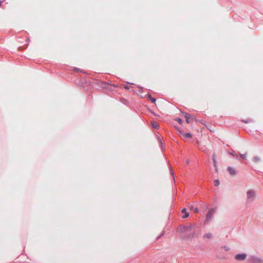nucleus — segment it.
Returning a JSON list of instances; mask_svg holds the SVG:
<instances>
[{
  "mask_svg": "<svg viewBox=\"0 0 263 263\" xmlns=\"http://www.w3.org/2000/svg\"><path fill=\"white\" fill-rule=\"evenodd\" d=\"M226 250H228V249H227V248H225Z\"/></svg>",
  "mask_w": 263,
  "mask_h": 263,
  "instance_id": "20",
  "label": "nucleus"
},
{
  "mask_svg": "<svg viewBox=\"0 0 263 263\" xmlns=\"http://www.w3.org/2000/svg\"><path fill=\"white\" fill-rule=\"evenodd\" d=\"M226 250H228V249H227V248H225Z\"/></svg>",
  "mask_w": 263,
  "mask_h": 263,
  "instance_id": "19",
  "label": "nucleus"
},
{
  "mask_svg": "<svg viewBox=\"0 0 263 263\" xmlns=\"http://www.w3.org/2000/svg\"><path fill=\"white\" fill-rule=\"evenodd\" d=\"M214 183L215 186L219 185L220 183L219 181L218 180H215Z\"/></svg>",
  "mask_w": 263,
  "mask_h": 263,
  "instance_id": "12",
  "label": "nucleus"
},
{
  "mask_svg": "<svg viewBox=\"0 0 263 263\" xmlns=\"http://www.w3.org/2000/svg\"><path fill=\"white\" fill-rule=\"evenodd\" d=\"M192 138L191 134L190 133H185V134H182V138Z\"/></svg>",
  "mask_w": 263,
  "mask_h": 263,
  "instance_id": "8",
  "label": "nucleus"
},
{
  "mask_svg": "<svg viewBox=\"0 0 263 263\" xmlns=\"http://www.w3.org/2000/svg\"><path fill=\"white\" fill-rule=\"evenodd\" d=\"M193 211H194V212H195V213H197V212H198V208H194V209H193Z\"/></svg>",
  "mask_w": 263,
  "mask_h": 263,
  "instance_id": "15",
  "label": "nucleus"
},
{
  "mask_svg": "<svg viewBox=\"0 0 263 263\" xmlns=\"http://www.w3.org/2000/svg\"><path fill=\"white\" fill-rule=\"evenodd\" d=\"M255 192L252 190H250L247 192V198L251 201H252L255 197Z\"/></svg>",
  "mask_w": 263,
  "mask_h": 263,
  "instance_id": "2",
  "label": "nucleus"
},
{
  "mask_svg": "<svg viewBox=\"0 0 263 263\" xmlns=\"http://www.w3.org/2000/svg\"><path fill=\"white\" fill-rule=\"evenodd\" d=\"M215 212V210L214 209H210L206 215V221H209L211 220L213 214Z\"/></svg>",
  "mask_w": 263,
  "mask_h": 263,
  "instance_id": "3",
  "label": "nucleus"
},
{
  "mask_svg": "<svg viewBox=\"0 0 263 263\" xmlns=\"http://www.w3.org/2000/svg\"><path fill=\"white\" fill-rule=\"evenodd\" d=\"M203 237L204 238H208V239H211L212 238V234L211 233H206L205 234H204L203 236Z\"/></svg>",
  "mask_w": 263,
  "mask_h": 263,
  "instance_id": "7",
  "label": "nucleus"
},
{
  "mask_svg": "<svg viewBox=\"0 0 263 263\" xmlns=\"http://www.w3.org/2000/svg\"><path fill=\"white\" fill-rule=\"evenodd\" d=\"M182 212L183 213H184V215L182 216V217L183 218H187V217H188L189 216V213L186 212V209L184 208V209H182Z\"/></svg>",
  "mask_w": 263,
  "mask_h": 263,
  "instance_id": "6",
  "label": "nucleus"
},
{
  "mask_svg": "<svg viewBox=\"0 0 263 263\" xmlns=\"http://www.w3.org/2000/svg\"><path fill=\"white\" fill-rule=\"evenodd\" d=\"M176 121H177L178 123H179L180 124H181L182 122V121L181 120V119L179 118H177L176 119Z\"/></svg>",
  "mask_w": 263,
  "mask_h": 263,
  "instance_id": "14",
  "label": "nucleus"
},
{
  "mask_svg": "<svg viewBox=\"0 0 263 263\" xmlns=\"http://www.w3.org/2000/svg\"><path fill=\"white\" fill-rule=\"evenodd\" d=\"M247 153H245V154H240V157H241L242 159H246V158H247Z\"/></svg>",
  "mask_w": 263,
  "mask_h": 263,
  "instance_id": "11",
  "label": "nucleus"
},
{
  "mask_svg": "<svg viewBox=\"0 0 263 263\" xmlns=\"http://www.w3.org/2000/svg\"><path fill=\"white\" fill-rule=\"evenodd\" d=\"M227 170L229 173L231 174V175L234 176L236 174V172L234 168H233V167L229 166Z\"/></svg>",
  "mask_w": 263,
  "mask_h": 263,
  "instance_id": "5",
  "label": "nucleus"
},
{
  "mask_svg": "<svg viewBox=\"0 0 263 263\" xmlns=\"http://www.w3.org/2000/svg\"><path fill=\"white\" fill-rule=\"evenodd\" d=\"M247 254L245 253L238 254L235 256L234 259L238 261H243L247 258Z\"/></svg>",
  "mask_w": 263,
  "mask_h": 263,
  "instance_id": "1",
  "label": "nucleus"
},
{
  "mask_svg": "<svg viewBox=\"0 0 263 263\" xmlns=\"http://www.w3.org/2000/svg\"><path fill=\"white\" fill-rule=\"evenodd\" d=\"M178 134H179V135L180 136V137H181V138H182V134H184V133H183V132L181 130H180V129H179V130H178Z\"/></svg>",
  "mask_w": 263,
  "mask_h": 263,
  "instance_id": "13",
  "label": "nucleus"
},
{
  "mask_svg": "<svg viewBox=\"0 0 263 263\" xmlns=\"http://www.w3.org/2000/svg\"><path fill=\"white\" fill-rule=\"evenodd\" d=\"M213 162L214 163V165L215 166L216 165V161H215V158H214V156H213Z\"/></svg>",
  "mask_w": 263,
  "mask_h": 263,
  "instance_id": "16",
  "label": "nucleus"
},
{
  "mask_svg": "<svg viewBox=\"0 0 263 263\" xmlns=\"http://www.w3.org/2000/svg\"><path fill=\"white\" fill-rule=\"evenodd\" d=\"M148 98L152 101V102L155 103L156 99L154 98H152L151 95H148Z\"/></svg>",
  "mask_w": 263,
  "mask_h": 263,
  "instance_id": "10",
  "label": "nucleus"
},
{
  "mask_svg": "<svg viewBox=\"0 0 263 263\" xmlns=\"http://www.w3.org/2000/svg\"><path fill=\"white\" fill-rule=\"evenodd\" d=\"M193 209H194V208H193V205H191V206H190V209H191V210H192V209H193Z\"/></svg>",
  "mask_w": 263,
  "mask_h": 263,
  "instance_id": "17",
  "label": "nucleus"
},
{
  "mask_svg": "<svg viewBox=\"0 0 263 263\" xmlns=\"http://www.w3.org/2000/svg\"><path fill=\"white\" fill-rule=\"evenodd\" d=\"M124 88L126 89H129V87L128 86H125Z\"/></svg>",
  "mask_w": 263,
  "mask_h": 263,
  "instance_id": "18",
  "label": "nucleus"
},
{
  "mask_svg": "<svg viewBox=\"0 0 263 263\" xmlns=\"http://www.w3.org/2000/svg\"><path fill=\"white\" fill-rule=\"evenodd\" d=\"M185 118L186 119V121L187 123H189L191 122V121L193 120V116H191L189 115L185 114Z\"/></svg>",
  "mask_w": 263,
  "mask_h": 263,
  "instance_id": "4",
  "label": "nucleus"
},
{
  "mask_svg": "<svg viewBox=\"0 0 263 263\" xmlns=\"http://www.w3.org/2000/svg\"><path fill=\"white\" fill-rule=\"evenodd\" d=\"M152 125L153 127L154 128H157L159 127V124L156 122H152Z\"/></svg>",
  "mask_w": 263,
  "mask_h": 263,
  "instance_id": "9",
  "label": "nucleus"
}]
</instances>
